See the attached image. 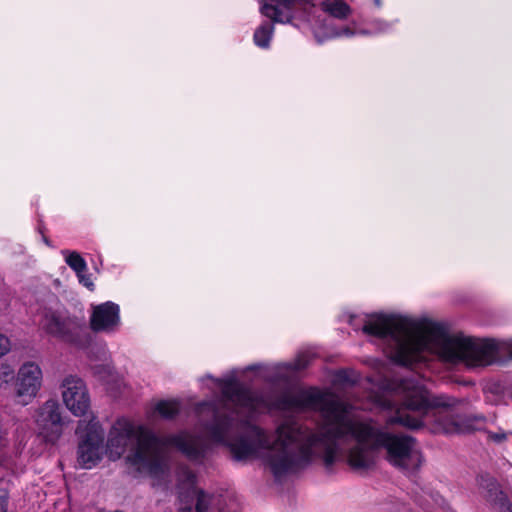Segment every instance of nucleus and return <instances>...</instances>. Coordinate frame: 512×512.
Returning a JSON list of instances; mask_svg holds the SVG:
<instances>
[{
    "label": "nucleus",
    "mask_w": 512,
    "mask_h": 512,
    "mask_svg": "<svg viewBox=\"0 0 512 512\" xmlns=\"http://www.w3.org/2000/svg\"><path fill=\"white\" fill-rule=\"evenodd\" d=\"M200 382L202 389L214 397L195 407L203 436L180 432L161 439L144 425L119 418L112 425L104 445L108 459H120L131 446L126 456L127 464L139 474L154 479L166 474L171 447L190 459H199L210 444L224 446L236 460L264 459L276 478L318 459V423L309 425L285 420L272 434L254 426L248 435H241L258 413L272 409L318 412L317 388L288 392L277 400H270L245 389L234 373L223 378L206 375Z\"/></svg>",
    "instance_id": "obj_1"
},
{
    "label": "nucleus",
    "mask_w": 512,
    "mask_h": 512,
    "mask_svg": "<svg viewBox=\"0 0 512 512\" xmlns=\"http://www.w3.org/2000/svg\"><path fill=\"white\" fill-rule=\"evenodd\" d=\"M363 332L381 340L385 354L405 366L424 361L428 355L467 367L491 365L502 354H508L512 359V339L452 334L441 324L429 320L376 313L366 317Z\"/></svg>",
    "instance_id": "obj_2"
},
{
    "label": "nucleus",
    "mask_w": 512,
    "mask_h": 512,
    "mask_svg": "<svg viewBox=\"0 0 512 512\" xmlns=\"http://www.w3.org/2000/svg\"><path fill=\"white\" fill-rule=\"evenodd\" d=\"M461 400L440 394L430 395L419 378L394 380L385 395L377 399L379 407L393 412L387 425L399 424L410 429L426 428L432 433H465L474 426L456 413Z\"/></svg>",
    "instance_id": "obj_3"
},
{
    "label": "nucleus",
    "mask_w": 512,
    "mask_h": 512,
    "mask_svg": "<svg viewBox=\"0 0 512 512\" xmlns=\"http://www.w3.org/2000/svg\"><path fill=\"white\" fill-rule=\"evenodd\" d=\"M263 1L260 11L262 15L270 18L274 22L279 23H292L294 26L301 28L302 24L295 22V10L301 9L304 11V23H307L310 30L314 34V28L317 25H322L323 28L335 27L341 30L346 27H353L351 25L338 26L334 23L335 20L346 19L351 14V8L342 0H325L321 3V10L326 15H315L310 11L314 8V0H269Z\"/></svg>",
    "instance_id": "obj_4"
},
{
    "label": "nucleus",
    "mask_w": 512,
    "mask_h": 512,
    "mask_svg": "<svg viewBox=\"0 0 512 512\" xmlns=\"http://www.w3.org/2000/svg\"><path fill=\"white\" fill-rule=\"evenodd\" d=\"M38 326L45 334L62 342L83 347V328L70 318L56 297H52L49 306L39 311Z\"/></svg>",
    "instance_id": "obj_5"
},
{
    "label": "nucleus",
    "mask_w": 512,
    "mask_h": 512,
    "mask_svg": "<svg viewBox=\"0 0 512 512\" xmlns=\"http://www.w3.org/2000/svg\"><path fill=\"white\" fill-rule=\"evenodd\" d=\"M76 434L79 437L77 461L85 469L95 467L106 456L104 430L98 419L91 415L78 422Z\"/></svg>",
    "instance_id": "obj_6"
},
{
    "label": "nucleus",
    "mask_w": 512,
    "mask_h": 512,
    "mask_svg": "<svg viewBox=\"0 0 512 512\" xmlns=\"http://www.w3.org/2000/svg\"><path fill=\"white\" fill-rule=\"evenodd\" d=\"M62 401L65 407L76 417L89 419L90 396L87 386L82 378L77 375L65 376L60 384Z\"/></svg>",
    "instance_id": "obj_7"
},
{
    "label": "nucleus",
    "mask_w": 512,
    "mask_h": 512,
    "mask_svg": "<svg viewBox=\"0 0 512 512\" xmlns=\"http://www.w3.org/2000/svg\"><path fill=\"white\" fill-rule=\"evenodd\" d=\"M38 434L49 443H55L63 434L65 423L57 401L47 400L34 414Z\"/></svg>",
    "instance_id": "obj_8"
},
{
    "label": "nucleus",
    "mask_w": 512,
    "mask_h": 512,
    "mask_svg": "<svg viewBox=\"0 0 512 512\" xmlns=\"http://www.w3.org/2000/svg\"><path fill=\"white\" fill-rule=\"evenodd\" d=\"M43 382V372L40 365L34 361L24 362L16 376V396L19 403L28 405L38 394Z\"/></svg>",
    "instance_id": "obj_9"
},
{
    "label": "nucleus",
    "mask_w": 512,
    "mask_h": 512,
    "mask_svg": "<svg viewBox=\"0 0 512 512\" xmlns=\"http://www.w3.org/2000/svg\"><path fill=\"white\" fill-rule=\"evenodd\" d=\"M392 28V23L383 19H376L371 23L369 29H359L353 23V27H346L341 30L335 27L323 28L322 25H317L314 28V38L318 43L333 39V38H350L356 35H374L388 32Z\"/></svg>",
    "instance_id": "obj_10"
},
{
    "label": "nucleus",
    "mask_w": 512,
    "mask_h": 512,
    "mask_svg": "<svg viewBox=\"0 0 512 512\" xmlns=\"http://www.w3.org/2000/svg\"><path fill=\"white\" fill-rule=\"evenodd\" d=\"M121 324L120 308L111 301L94 305L90 316V327L95 332L114 333Z\"/></svg>",
    "instance_id": "obj_11"
},
{
    "label": "nucleus",
    "mask_w": 512,
    "mask_h": 512,
    "mask_svg": "<svg viewBox=\"0 0 512 512\" xmlns=\"http://www.w3.org/2000/svg\"><path fill=\"white\" fill-rule=\"evenodd\" d=\"M180 482V499L184 501L191 498V501L196 498V512H208V505L210 503V497L206 495L202 490H199L195 486L196 477L188 469L183 468L179 472Z\"/></svg>",
    "instance_id": "obj_12"
},
{
    "label": "nucleus",
    "mask_w": 512,
    "mask_h": 512,
    "mask_svg": "<svg viewBox=\"0 0 512 512\" xmlns=\"http://www.w3.org/2000/svg\"><path fill=\"white\" fill-rule=\"evenodd\" d=\"M152 414H158L160 417L170 419L176 416L180 411V403L178 400H158L152 404Z\"/></svg>",
    "instance_id": "obj_13"
},
{
    "label": "nucleus",
    "mask_w": 512,
    "mask_h": 512,
    "mask_svg": "<svg viewBox=\"0 0 512 512\" xmlns=\"http://www.w3.org/2000/svg\"><path fill=\"white\" fill-rule=\"evenodd\" d=\"M274 26L271 23L265 22L260 25L254 33V43L260 48H268L270 41L273 37Z\"/></svg>",
    "instance_id": "obj_14"
},
{
    "label": "nucleus",
    "mask_w": 512,
    "mask_h": 512,
    "mask_svg": "<svg viewBox=\"0 0 512 512\" xmlns=\"http://www.w3.org/2000/svg\"><path fill=\"white\" fill-rule=\"evenodd\" d=\"M62 255L66 264L75 271V273L86 272L87 263L84 258L75 251L63 250Z\"/></svg>",
    "instance_id": "obj_15"
},
{
    "label": "nucleus",
    "mask_w": 512,
    "mask_h": 512,
    "mask_svg": "<svg viewBox=\"0 0 512 512\" xmlns=\"http://www.w3.org/2000/svg\"><path fill=\"white\" fill-rule=\"evenodd\" d=\"M94 373L98 375L105 384L109 386L108 389L112 390V383L118 382L119 376L110 365H104L102 367H94Z\"/></svg>",
    "instance_id": "obj_16"
},
{
    "label": "nucleus",
    "mask_w": 512,
    "mask_h": 512,
    "mask_svg": "<svg viewBox=\"0 0 512 512\" xmlns=\"http://www.w3.org/2000/svg\"><path fill=\"white\" fill-rule=\"evenodd\" d=\"M14 376L13 368L8 364H0V388L8 384Z\"/></svg>",
    "instance_id": "obj_17"
},
{
    "label": "nucleus",
    "mask_w": 512,
    "mask_h": 512,
    "mask_svg": "<svg viewBox=\"0 0 512 512\" xmlns=\"http://www.w3.org/2000/svg\"><path fill=\"white\" fill-rule=\"evenodd\" d=\"M8 446V438L6 431L0 429V467L3 465L6 458V448Z\"/></svg>",
    "instance_id": "obj_18"
},
{
    "label": "nucleus",
    "mask_w": 512,
    "mask_h": 512,
    "mask_svg": "<svg viewBox=\"0 0 512 512\" xmlns=\"http://www.w3.org/2000/svg\"><path fill=\"white\" fill-rule=\"evenodd\" d=\"M78 279H79V282L85 286L86 288H88L89 290H93L94 289V283L91 279V276L89 274H87V271L86 272H80V273H76Z\"/></svg>",
    "instance_id": "obj_19"
},
{
    "label": "nucleus",
    "mask_w": 512,
    "mask_h": 512,
    "mask_svg": "<svg viewBox=\"0 0 512 512\" xmlns=\"http://www.w3.org/2000/svg\"><path fill=\"white\" fill-rule=\"evenodd\" d=\"M11 349L9 338L0 333V358L6 355Z\"/></svg>",
    "instance_id": "obj_20"
},
{
    "label": "nucleus",
    "mask_w": 512,
    "mask_h": 512,
    "mask_svg": "<svg viewBox=\"0 0 512 512\" xmlns=\"http://www.w3.org/2000/svg\"><path fill=\"white\" fill-rule=\"evenodd\" d=\"M489 487H491L489 489V498L491 500H499V501H502L503 500V494L502 492H499L498 494V487H497V484L492 481L490 484H489Z\"/></svg>",
    "instance_id": "obj_21"
},
{
    "label": "nucleus",
    "mask_w": 512,
    "mask_h": 512,
    "mask_svg": "<svg viewBox=\"0 0 512 512\" xmlns=\"http://www.w3.org/2000/svg\"><path fill=\"white\" fill-rule=\"evenodd\" d=\"M308 364L307 357H299L292 364H290L291 368L294 370H300L306 367Z\"/></svg>",
    "instance_id": "obj_22"
},
{
    "label": "nucleus",
    "mask_w": 512,
    "mask_h": 512,
    "mask_svg": "<svg viewBox=\"0 0 512 512\" xmlns=\"http://www.w3.org/2000/svg\"><path fill=\"white\" fill-rule=\"evenodd\" d=\"M8 493L5 490H0V512L7 511Z\"/></svg>",
    "instance_id": "obj_23"
},
{
    "label": "nucleus",
    "mask_w": 512,
    "mask_h": 512,
    "mask_svg": "<svg viewBox=\"0 0 512 512\" xmlns=\"http://www.w3.org/2000/svg\"><path fill=\"white\" fill-rule=\"evenodd\" d=\"M366 4L380 10L383 7V0H365Z\"/></svg>",
    "instance_id": "obj_24"
},
{
    "label": "nucleus",
    "mask_w": 512,
    "mask_h": 512,
    "mask_svg": "<svg viewBox=\"0 0 512 512\" xmlns=\"http://www.w3.org/2000/svg\"><path fill=\"white\" fill-rule=\"evenodd\" d=\"M345 375H346V373H345V372H340V373H338L337 378H338L339 380H343V379L345 378Z\"/></svg>",
    "instance_id": "obj_25"
},
{
    "label": "nucleus",
    "mask_w": 512,
    "mask_h": 512,
    "mask_svg": "<svg viewBox=\"0 0 512 512\" xmlns=\"http://www.w3.org/2000/svg\"><path fill=\"white\" fill-rule=\"evenodd\" d=\"M181 512H191L190 507L186 510L185 508H181Z\"/></svg>",
    "instance_id": "obj_26"
},
{
    "label": "nucleus",
    "mask_w": 512,
    "mask_h": 512,
    "mask_svg": "<svg viewBox=\"0 0 512 512\" xmlns=\"http://www.w3.org/2000/svg\"><path fill=\"white\" fill-rule=\"evenodd\" d=\"M502 438H503L502 436H501V437H498V436H497V437H496V440H501Z\"/></svg>",
    "instance_id": "obj_27"
},
{
    "label": "nucleus",
    "mask_w": 512,
    "mask_h": 512,
    "mask_svg": "<svg viewBox=\"0 0 512 512\" xmlns=\"http://www.w3.org/2000/svg\"><path fill=\"white\" fill-rule=\"evenodd\" d=\"M221 512H225L224 510H222ZM234 512H237V511H234Z\"/></svg>",
    "instance_id": "obj_28"
}]
</instances>
